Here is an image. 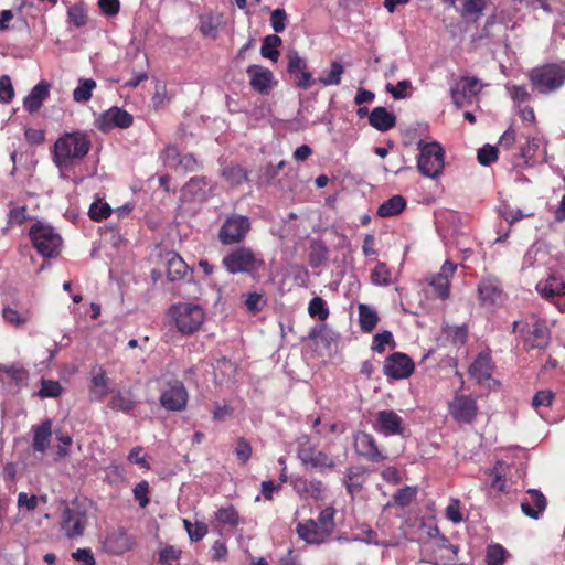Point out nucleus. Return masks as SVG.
Listing matches in <instances>:
<instances>
[{
	"instance_id": "nucleus-61",
	"label": "nucleus",
	"mask_w": 565,
	"mask_h": 565,
	"mask_svg": "<svg viewBox=\"0 0 565 565\" xmlns=\"http://www.w3.org/2000/svg\"><path fill=\"white\" fill-rule=\"evenodd\" d=\"M148 493H149V483L146 480L140 481L134 488V497L139 502V505L141 508H146L150 502Z\"/></svg>"
},
{
	"instance_id": "nucleus-19",
	"label": "nucleus",
	"mask_w": 565,
	"mask_h": 565,
	"mask_svg": "<svg viewBox=\"0 0 565 565\" xmlns=\"http://www.w3.org/2000/svg\"><path fill=\"white\" fill-rule=\"evenodd\" d=\"M134 546V537L122 527L108 533L103 542L104 551L111 555H122L131 551Z\"/></svg>"
},
{
	"instance_id": "nucleus-24",
	"label": "nucleus",
	"mask_w": 565,
	"mask_h": 565,
	"mask_svg": "<svg viewBox=\"0 0 565 565\" xmlns=\"http://www.w3.org/2000/svg\"><path fill=\"white\" fill-rule=\"evenodd\" d=\"M32 450L34 452L44 454L51 444L52 437V420L45 419L40 425L32 427Z\"/></svg>"
},
{
	"instance_id": "nucleus-54",
	"label": "nucleus",
	"mask_w": 565,
	"mask_h": 565,
	"mask_svg": "<svg viewBox=\"0 0 565 565\" xmlns=\"http://www.w3.org/2000/svg\"><path fill=\"white\" fill-rule=\"evenodd\" d=\"M507 89L514 104L527 103L532 99V95L524 85H508Z\"/></svg>"
},
{
	"instance_id": "nucleus-25",
	"label": "nucleus",
	"mask_w": 565,
	"mask_h": 565,
	"mask_svg": "<svg viewBox=\"0 0 565 565\" xmlns=\"http://www.w3.org/2000/svg\"><path fill=\"white\" fill-rule=\"evenodd\" d=\"M468 373L478 384L488 381L492 374V363L489 353H479L469 366Z\"/></svg>"
},
{
	"instance_id": "nucleus-49",
	"label": "nucleus",
	"mask_w": 565,
	"mask_h": 565,
	"mask_svg": "<svg viewBox=\"0 0 565 565\" xmlns=\"http://www.w3.org/2000/svg\"><path fill=\"white\" fill-rule=\"evenodd\" d=\"M308 313L312 318L324 321L329 317V309L326 301L321 297H313L308 306Z\"/></svg>"
},
{
	"instance_id": "nucleus-33",
	"label": "nucleus",
	"mask_w": 565,
	"mask_h": 565,
	"mask_svg": "<svg viewBox=\"0 0 565 565\" xmlns=\"http://www.w3.org/2000/svg\"><path fill=\"white\" fill-rule=\"evenodd\" d=\"M406 207V200L402 195H394L384 201L377 209V215L381 217H391L398 215Z\"/></svg>"
},
{
	"instance_id": "nucleus-30",
	"label": "nucleus",
	"mask_w": 565,
	"mask_h": 565,
	"mask_svg": "<svg viewBox=\"0 0 565 565\" xmlns=\"http://www.w3.org/2000/svg\"><path fill=\"white\" fill-rule=\"evenodd\" d=\"M103 120L108 126L126 129L132 125L134 117L121 108L113 107L103 115Z\"/></svg>"
},
{
	"instance_id": "nucleus-56",
	"label": "nucleus",
	"mask_w": 565,
	"mask_h": 565,
	"mask_svg": "<svg viewBox=\"0 0 565 565\" xmlns=\"http://www.w3.org/2000/svg\"><path fill=\"white\" fill-rule=\"evenodd\" d=\"M29 218L26 205L11 206L8 213L9 225H22Z\"/></svg>"
},
{
	"instance_id": "nucleus-50",
	"label": "nucleus",
	"mask_w": 565,
	"mask_h": 565,
	"mask_svg": "<svg viewBox=\"0 0 565 565\" xmlns=\"http://www.w3.org/2000/svg\"><path fill=\"white\" fill-rule=\"evenodd\" d=\"M62 392L63 387L58 381L42 379L38 395L41 398L58 397Z\"/></svg>"
},
{
	"instance_id": "nucleus-5",
	"label": "nucleus",
	"mask_w": 565,
	"mask_h": 565,
	"mask_svg": "<svg viewBox=\"0 0 565 565\" xmlns=\"http://www.w3.org/2000/svg\"><path fill=\"white\" fill-rule=\"evenodd\" d=\"M417 169L426 178L437 179L444 170L445 150L439 142H418Z\"/></svg>"
},
{
	"instance_id": "nucleus-57",
	"label": "nucleus",
	"mask_w": 565,
	"mask_h": 565,
	"mask_svg": "<svg viewBox=\"0 0 565 565\" xmlns=\"http://www.w3.org/2000/svg\"><path fill=\"white\" fill-rule=\"evenodd\" d=\"M477 158L480 164L488 167L498 160V149L486 145L478 151Z\"/></svg>"
},
{
	"instance_id": "nucleus-28",
	"label": "nucleus",
	"mask_w": 565,
	"mask_h": 565,
	"mask_svg": "<svg viewBox=\"0 0 565 565\" xmlns=\"http://www.w3.org/2000/svg\"><path fill=\"white\" fill-rule=\"evenodd\" d=\"M366 470L363 467H349L344 473V486L347 492L354 498L355 494L362 491L366 481Z\"/></svg>"
},
{
	"instance_id": "nucleus-6",
	"label": "nucleus",
	"mask_w": 565,
	"mask_h": 565,
	"mask_svg": "<svg viewBox=\"0 0 565 565\" xmlns=\"http://www.w3.org/2000/svg\"><path fill=\"white\" fill-rule=\"evenodd\" d=\"M29 235L34 248L43 257L52 258L58 254L62 238L52 226L38 221L31 226Z\"/></svg>"
},
{
	"instance_id": "nucleus-64",
	"label": "nucleus",
	"mask_w": 565,
	"mask_h": 565,
	"mask_svg": "<svg viewBox=\"0 0 565 565\" xmlns=\"http://www.w3.org/2000/svg\"><path fill=\"white\" fill-rule=\"evenodd\" d=\"M288 65L287 71L292 74L306 70L307 65L303 58H301L296 51H290L287 54Z\"/></svg>"
},
{
	"instance_id": "nucleus-12",
	"label": "nucleus",
	"mask_w": 565,
	"mask_h": 565,
	"mask_svg": "<svg viewBox=\"0 0 565 565\" xmlns=\"http://www.w3.org/2000/svg\"><path fill=\"white\" fill-rule=\"evenodd\" d=\"M513 332H520L531 349H545L550 342V331L543 322L536 321L529 326L521 321H514Z\"/></svg>"
},
{
	"instance_id": "nucleus-53",
	"label": "nucleus",
	"mask_w": 565,
	"mask_h": 565,
	"mask_svg": "<svg viewBox=\"0 0 565 565\" xmlns=\"http://www.w3.org/2000/svg\"><path fill=\"white\" fill-rule=\"evenodd\" d=\"M417 490L412 487H404L395 492L393 495L394 503L398 507L405 508L416 498Z\"/></svg>"
},
{
	"instance_id": "nucleus-18",
	"label": "nucleus",
	"mask_w": 565,
	"mask_h": 565,
	"mask_svg": "<svg viewBox=\"0 0 565 565\" xmlns=\"http://www.w3.org/2000/svg\"><path fill=\"white\" fill-rule=\"evenodd\" d=\"M246 73L253 90L260 95H268L270 93L275 84L274 74L270 70L253 64L246 68Z\"/></svg>"
},
{
	"instance_id": "nucleus-55",
	"label": "nucleus",
	"mask_w": 565,
	"mask_h": 565,
	"mask_svg": "<svg viewBox=\"0 0 565 565\" xmlns=\"http://www.w3.org/2000/svg\"><path fill=\"white\" fill-rule=\"evenodd\" d=\"M67 15L70 23L76 28H82L87 23V13L82 6L75 4L71 7Z\"/></svg>"
},
{
	"instance_id": "nucleus-8",
	"label": "nucleus",
	"mask_w": 565,
	"mask_h": 565,
	"mask_svg": "<svg viewBox=\"0 0 565 565\" xmlns=\"http://www.w3.org/2000/svg\"><path fill=\"white\" fill-rule=\"evenodd\" d=\"M448 413L457 424L471 425L479 413L477 397L456 393L452 399L448 402Z\"/></svg>"
},
{
	"instance_id": "nucleus-7",
	"label": "nucleus",
	"mask_w": 565,
	"mask_h": 565,
	"mask_svg": "<svg viewBox=\"0 0 565 565\" xmlns=\"http://www.w3.org/2000/svg\"><path fill=\"white\" fill-rule=\"evenodd\" d=\"M252 228L248 216L233 213L228 215L221 225L217 238L222 245L241 244Z\"/></svg>"
},
{
	"instance_id": "nucleus-20",
	"label": "nucleus",
	"mask_w": 565,
	"mask_h": 565,
	"mask_svg": "<svg viewBox=\"0 0 565 565\" xmlns=\"http://www.w3.org/2000/svg\"><path fill=\"white\" fill-rule=\"evenodd\" d=\"M547 499L536 489H529L521 501V511L524 515L537 520L546 510Z\"/></svg>"
},
{
	"instance_id": "nucleus-43",
	"label": "nucleus",
	"mask_w": 565,
	"mask_h": 565,
	"mask_svg": "<svg viewBox=\"0 0 565 565\" xmlns=\"http://www.w3.org/2000/svg\"><path fill=\"white\" fill-rule=\"evenodd\" d=\"M166 153L168 158H179V166H181L186 172L194 171L198 167V160L193 154L188 153L180 157L175 146H168L166 148Z\"/></svg>"
},
{
	"instance_id": "nucleus-23",
	"label": "nucleus",
	"mask_w": 565,
	"mask_h": 565,
	"mask_svg": "<svg viewBox=\"0 0 565 565\" xmlns=\"http://www.w3.org/2000/svg\"><path fill=\"white\" fill-rule=\"evenodd\" d=\"M297 534L308 544H322L330 537L327 531L319 529V524L315 520H307L298 523L296 527Z\"/></svg>"
},
{
	"instance_id": "nucleus-13",
	"label": "nucleus",
	"mask_w": 565,
	"mask_h": 565,
	"mask_svg": "<svg viewBox=\"0 0 565 565\" xmlns=\"http://www.w3.org/2000/svg\"><path fill=\"white\" fill-rule=\"evenodd\" d=\"M478 300L481 307L493 308L504 300L503 287L494 276L482 277L478 284Z\"/></svg>"
},
{
	"instance_id": "nucleus-26",
	"label": "nucleus",
	"mask_w": 565,
	"mask_h": 565,
	"mask_svg": "<svg viewBox=\"0 0 565 565\" xmlns=\"http://www.w3.org/2000/svg\"><path fill=\"white\" fill-rule=\"evenodd\" d=\"M369 124L381 132L391 130L396 125V116L385 107L377 106L369 115Z\"/></svg>"
},
{
	"instance_id": "nucleus-15",
	"label": "nucleus",
	"mask_w": 565,
	"mask_h": 565,
	"mask_svg": "<svg viewBox=\"0 0 565 565\" xmlns=\"http://www.w3.org/2000/svg\"><path fill=\"white\" fill-rule=\"evenodd\" d=\"M373 428L384 436H402L406 429L404 419L392 409L379 411L375 415Z\"/></svg>"
},
{
	"instance_id": "nucleus-44",
	"label": "nucleus",
	"mask_w": 565,
	"mask_h": 565,
	"mask_svg": "<svg viewBox=\"0 0 565 565\" xmlns=\"http://www.w3.org/2000/svg\"><path fill=\"white\" fill-rule=\"evenodd\" d=\"M2 318L7 323L19 328L29 321L30 315L28 311L20 312L11 307H6L2 310Z\"/></svg>"
},
{
	"instance_id": "nucleus-36",
	"label": "nucleus",
	"mask_w": 565,
	"mask_h": 565,
	"mask_svg": "<svg viewBox=\"0 0 565 565\" xmlns=\"http://www.w3.org/2000/svg\"><path fill=\"white\" fill-rule=\"evenodd\" d=\"M359 322L361 330L365 333H370L375 329L379 322V316L376 311L367 305L361 303L359 306Z\"/></svg>"
},
{
	"instance_id": "nucleus-59",
	"label": "nucleus",
	"mask_w": 565,
	"mask_h": 565,
	"mask_svg": "<svg viewBox=\"0 0 565 565\" xmlns=\"http://www.w3.org/2000/svg\"><path fill=\"white\" fill-rule=\"evenodd\" d=\"M287 13L284 9H275L270 14V25L276 33H281L286 29Z\"/></svg>"
},
{
	"instance_id": "nucleus-17",
	"label": "nucleus",
	"mask_w": 565,
	"mask_h": 565,
	"mask_svg": "<svg viewBox=\"0 0 565 565\" xmlns=\"http://www.w3.org/2000/svg\"><path fill=\"white\" fill-rule=\"evenodd\" d=\"M457 269V264L446 260L440 271L427 278L428 285L434 289L435 296L441 300H446L450 296V278Z\"/></svg>"
},
{
	"instance_id": "nucleus-63",
	"label": "nucleus",
	"mask_w": 565,
	"mask_h": 565,
	"mask_svg": "<svg viewBox=\"0 0 565 565\" xmlns=\"http://www.w3.org/2000/svg\"><path fill=\"white\" fill-rule=\"evenodd\" d=\"M390 343L394 344L393 334L390 331L377 333L373 337L372 350L382 353L385 350V345Z\"/></svg>"
},
{
	"instance_id": "nucleus-41",
	"label": "nucleus",
	"mask_w": 565,
	"mask_h": 565,
	"mask_svg": "<svg viewBox=\"0 0 565 565\" xmlns=\"http://www.w3.org/2000/svg\"><path fill=\"white\" fill-rule=\"evenodd\" d=\"M96 86V82L92 78H79L77 87L73 90V99L76 103L88 102Z\"/></svg>"
},
{
	"instance_id": "nucleus-29",
	"label": "nucleus",
	"mask_w": 565,
	"mask_h": 565,
	"mask_svg": "<svg viewBox=\"0 0 565 565\" xmlns=\"http://www.w3.org/2000/svg\"><path fill=\"white\" fill-rule=\"evenodd\" d=\"M536 289L543 298L553 301L556 297L565 296V281L550 276L544 282L537 284Z\"/></svg>"
},
{
	"instance_id": "nucleus-60",
	"label": "nucleus",
	"mask_w": 565,
	"mask_h": 565,
	"mask_svg": "<svg viewBox=\"0 0 565 565\" xmlns=\"http://www.w3.org/2000/svg\"><path fill=\"white\" fill-rule=\"evenodd\" d=\"M13 96L14 89L10 77L8 75H2L0 77V102L8 104L12 100Z\"/></svg>"
},
{
	"instance_id": "nucleus-58",
	"label": "nucleus",
	"mask_w": 565,
	"mask_h": 565,
	"mask_svg": "<svg viewBox=\"0 0 565 565\" xmlns=\"http://www.w3.org/2000/svg\"><path fill=\"white\" fill-rule=\"evenodd\" d=\"M55 437L61 443L56 448L57 457L61 459L66 458L70 455L68 447L73 443L72 437L62 430H55Z\"/></svg>"
},
{
	"instance_id": "nucleus-10",
	"label": "nucleus",
	"mask_w": 565,
	"mask_h": 565,
	"mask_svg": "<svg viewBox=\"0 0 565 565\" xmlns=\"http://www.w3.org/2000/svg\"><path fill=\"white\" fill-rule=\"evenodd\" d=\"M160 405L170 412H181L185 409L189 401V394L185 385L180 380H170L167 387L161 392Z\"/></svg>"
},
{
	"instance_id": "nucleus-32",
	"label": "nucleus",
	"mask_w": 565,
	"mask_h": 565,
	"mask_svg": "<svg viewBox=\"0 0 565 565\" xmlns=\"http://www.w3.org/2000/svg\"><path fill=\"white\" fill-rule=\"evenodd\" d=\"M207 184L206 177H192L183 186V195H190L192 200L202 201L205 199V188Z\"/></svg>"
},
{
	"instance_id": "nucleus-11",
	"label": "nucleus",
	"mask_w": 565,
	"mask_h": 565,
	"mask_svg": "<svg viewBox=\"0 0 565 565\" xmlns=\"http://www.w3.org/2000/svg\"><path fill=\"white\" fill-rule=\"evenodd\" d=\"M61 530L68 539H76L84 534L87 524V513L84 509L73 504L66 507L61 516Z\"/></svg>"
},
{
	"instance_id": "nucleus-52",
	"label": "nucleus",
	"mask_w": 565,
	"mask_h": 565,
	"mask_svg": "<svg viewBox=\"0 0 565 565\" xmlns=\"http://www.w3.org/2000/svg\"><path fill=\"white\" fill-rule=\"evenodd\" d=\"M111 209L108 203H103L100 201L92 203L88 215L95 222H100L110 216Z\"/></svg>"
},
{
	"instance_id": "nucleus-42",
	"label": "nucleus",
	"mask_w": 565,
	"mask_h": 565,
	"mask_svg": "<svg viewBox=\"0 0 565 565\" xmlns=\"http://www.w3.org/2000/svg\"><path fill=\"white\" fill-rule=\"evenodd\" d=\"M462 98L470 99L476 97L482 89V84L477 77L462 76L458 83Z\"/></svg>"
},
{
	"instance_id": "nucleus-37",
	"label": "nucleus",
	"mask_w": 565,
	"mask_h": 565,
	"mask_svg": "<svg viewBox=\"0 0 565 565\" xmlns=\"http://www.w3.org/2000/svg\"><path fill=\"white\" fill-rule=\"evenodd\" d=\"M282 44L280 36L276 34L266 35L263 40L260 54L263 57L277 62L280 55L278 47Z\"/></svg>"
},
{
	"instance_id": "nucleus-51",
	"label": "nucleus",
	"mask_w": 565,
	"mask_h": 565,
	"mask_svg": "<svg viewBox=\"0 0 565 565\" xmlns=\"http://www.w3.org/2000/svg\"><path fill=\"white\" fill-rule=\"evenodd\" d=\"M507 551L500 544L489 545L486 554L487 565H503Z\"/></svg>"
},
{
	"instance_id": "nucleus-48",
	"label": "nucleus",
	"mask_w": 565,
	"mask_h": 565,
	"mask_svg": "<svg viewBox=\"0 0 565 565\" xmlns=\"http://www.w3.org/2000/svg\"><path fill=\"white\" fill-rule=\"evenodd\" d=\"M245 298L244 306L246 310L253 315L260 312L266 305L264 295L260 292H248L243 296Z\"/></svg>"
},
{
	"instance_id": "nucleus-16",
	"label": "nucleus",
	"mask_w": 565,
	"mask_h": 565,
	"mask_svg": "<svg viewBox=\"0 0 565 565\" xmlns=\"http://www.w3.org/2000/svg\"><path fill=\"white\" fill-rule=\"evenodd\" d=\"M415 370L413 360L405 353L394 352L390 354L383 365V372L387 377L402 380L409 377Z\"/></svg>"
},
{
	"instance_id": "nucleus-47",
	"label": "nucleus",
	"mask_w": 565,
	"mask_h": 565,
	"mask_svg": "<svg viewBox=\"0 0 565 565\" xmlns=\"http://www.w3.org/2000/svg\"><path fill=\"white\" fill-rule=\"evenodd\" d=\"M344 73V67L341 63L333 61L330 64V71L327 76L319 77V83L323 86L339 85L341 83V76Z\"/></svg>"
},
{
	"instance_id": "nucleus-40",
	"label": "nucleus",
	"mask_w": 565,
	"mask_h": 565,
	"mask_svg": "<svg viewBox=\"0 0 565 565\" xmlns=\"http://www.w3.org/2000/svg\"><path fill=\"white\" fill-rule=\"evenodd\" d=\"M108 407L113 411L129 414L136 407V403L130 396L122 394L120 391H116L108 401Z\"/></svg>"
},
{
	"instance_id": "nucleus-21",
	"label": "nucleus",
	"mask_w": 565,
	"mask_h": 565,
	"mask_svg": "<svg viewBox=\"0 0 565 565\" xmlns=\"http://www.w3.org/2000/svg\"><path fill=\"white\" fill-rule=\"evenodd\" d=\"M290 484L302 500H319L323 492V483L318 479L309 480L305 477H295L290 480Z\"/></svg>"
},
{
	"instance_id": "nucleus-39",
	"label": "nucleus",
	"mask_w": 565,
	"mask_h": 565,
	"mask_svg": "<svg viewBox=\"0 0 565 565\" xmlns=\"http://www.w3.org/2000/svg\"><path fill=\"white\" fill-rule=\"evenodd\" d=\"M370 278L373 285L387 287L392 284V271L386 263L377 262L371 271Z\"/></svg>"
},
{
	"instance_id": "nucleus-46",
	"label": "nucleus",
	"mask_w": 565,
	"mask_h": 565,
	"mask_svg": "<svg viewBox=\"0 0 565 565\" xmlns=\"http://www.w3.org/2000/svg\"><path fill=\"white\" fill-rule=\"evenodd\" d=\"M334 514V508L327 507L319 513L318 519L316 521L319 524V529H321L322 531H327V534L329 536L332 534L335 527Z\"/></svg>"
},
{
	"instance_id": "nucleus-38",
	"label": "nucleus",
	"mask_w": 565,
	"mask_h": 565,
	"mask_svg": "<svg viewBox=\"0 0 565 565\" xmlns=\"http://www.w3.org/2000/svg\"><path fill=\"white\" fill-rule=\"evenodd\" d=\"M216 521L223 526L235 529L241 523L238 511L233 507H222L215 512Z\"/></svg>"
},
{
	"instance_id": "nucleus-31",
	"label": "nucleus",
	"mask_w": 565,
	"mask_h": 565,
	"mask_svg": "<svg viewBox=\"0 0 565 565\" xmlns=\"http://www.w3.org/2000/svg\"><path fill=\"white\" fill-rule=\"evenodd\" d=\"M189 270V266L177 253H171L167 260V277L169 280L183 279Z\"/></svg>"
},
{
	"instance_id": "nucleus-4",
	"label": "nucleus",
	"mask_w": 565,
	"mask_h": 565,
	"mask_svg": "<svg viewBox=\"0 0 565 565\" xmlns=\"http://www.w3.org/2000/svg\"><path fill=\"white\" fill-rule=\"evenodd\" d=\"M177 330L183 335H191L200 330L205 313L199 306L190 302H179L169 309Z\"/></svg>"
},
{
	"instance_id": "nucleus-2",
	"label": "nucleus",
	"mask_w": 565,
	"mask_h": 565,
	"mask_svg": "<svg viewBox=\"0 0 565 565\" xmlns=\"http://www.w3.org/2000/svg\"><path fill=\"white\" fill-rule=\"evenodd\" d=\"M527 78L533 92L550 95L565 85V66L559 63H545L529 71Z\"/></svg>"
},
{
	"instance_id": "nucleus-9",
	"label": "nucleus",
	"mask_w": 565,
	"mask_h": 565,
	"mask_svg": "<svg viewBox=\"0 0 565 565\" xmlns=\"http://www.w3.org/2000/svg\"><path fill=\"white\" fill-rule=\"evenodd\" d=\"M297 455L303 466L316 469L322 473L333 470L337 466L333 457L318 449L308 440L299 445Z\"/></svg>"
},
{
	"instance_id": "nucleus-34",
	"label": "nucleus",
	"mask_w": 565,
	"mask_h": 565,
	"mask_svg": "<svg viewBox=\"0 0 565 565\" xmlns=\"http://www.w3.org/2000/svg\"><path fill=\"white\" fill-rule=\"evenodd\" d=\"M221 175L225 182L232 186L241 185L248 181V172L238 164H228L221 171Z\"/></svg>"
},
{
	"instance_id": "nucleus-45",
	"label": "nucleus",
	"mask_w": 565,
	"mask_h": 565,
	"mask_svg": "<svg viewBox=\"0 0 565 565\" xmlns=\"http://www.w3.org/2000/svg\"><path fill=\"white\" fill-rule=\"evenodd\" d=\"M504 462L498 461L497 466L490 470L489 476L491 477L490 488L497 492H508L505 479L502 477Z\"/></svg>"
},
{
	"instance_id": "nucleus-35",
	"label": "nucleus",
	"mask_w": 565,
	"mask_h": 565,
	"mask_svg": "<svg viewBox=\"0 0 565 565\" xmlns=\"http://www.w3.org/2000/svg\"><path fill=\"white\" fill-rule=\"evenodd\" d=\"M0 374L18 386L23 385L29 377V372L17 364H0Z\"/></svg>"
},
{
	"instance_id": "nucleus-3",
	"label": "nucleus",
	"mask_w": 565,
	"mask_h": 565,
	"mask_svg": "<svg viewBox=\"0 0 565 565\" xmlns=\"http://www.w3.org/2000/svg\"><path fill=\"white\" fill-rule=\"evenodd\" d=\"M222 266L232 275L255 276L264 266V260L250 247L237 246L222 258Z\"/></svg>"
},
{
	"instance_id": "nucleus-62",
	"label": "nucleus",
	"mask_w": 565,
	"mask_h": 565,
	"mask_svg": "<svg viewBox=\"0 0 565 565\" xmlns=\"http://www.w3.org/2000/svg\"><path fill=\"white\" fill-rule=\"evenodd\" d=\"M235 455L242 465H245L249 460L252 456V446L244 437L238 438Z\"/></svg>"
},
{
	"instance_id": "nucleus-14",
	"label": "nucleus",
	"mask_w": 565,
	"mask_h": 565,
	"mask_svg": "<svg viewBox=\"0 0 565 565\" xmlns=\"http://www.w3.org/2000/svg\"><path fill=\"white\" fill-rule=\"evenodd\" d=\"M354 449L360 457L373 463L383 462L387 458L373 435L365 431L354 435Z\"/></svg>"
},
{
	"instance_id": "nucleus-22",
	"label": "nucleus",
	"mask_w": 565,
	"mask_h": 565,
	"mask_svg": "<svg viewBox=\"0 0 565 565\" xmlns=\"http://www.w3.org/2000/svg\"><path fill=\"white\" fill-rule=\"evenodd\" d=\"M89 399L92 402H100L109 393L110 380L106 375V371L102 365H95L90 371Z\"/></svg>"
},
{
	"instance_id": "nucleus-27",
	"label": "nucleus",
	"mask_w": 565,
	"mask_h": 565,
	"mask_svg": "<svg viewBox=\"0 0 565 565\" xmlns=\"http://www.w3.org/2000/svg\"><path fill=\"white\" fill-rule=\"evenodd\" d=\"M49 95L50 84L46 81L39 82L23 100L25 110H28L30 114L38 111Z\"/></svg>"
},
{
	"instance_id": "nucleus-1",
	"label": "nucleus",
	"mask_w": 565,
	"mask_h": 565,
	"mask_svg": "<svg viewBox=\"0 0 565 565\" xmlns=\"http://www.w3.org/2000/svg\"><path fill=\"white\" fill-rule=\"evenodd\" d=\"M90 149L86 134L65 132L54 143L53 161L58 169H68L82 161Z\"/></svg>"
}]
</instances>
